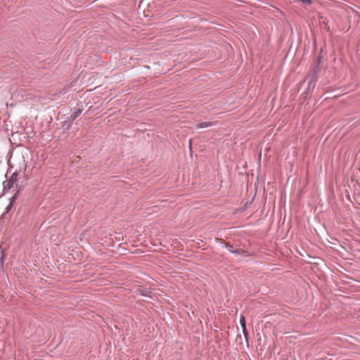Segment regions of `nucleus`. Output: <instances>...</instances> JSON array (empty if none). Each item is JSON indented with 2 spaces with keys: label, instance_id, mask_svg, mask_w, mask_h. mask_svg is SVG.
Returning a JSON list of instances; mask_svg holds the SVG:
<instances>
[{
  "label": "nucleus",
  "instance_id": "f257e3e1",
  "mask_svg": "<svg viewBox=\"0 0 360 360\" xmlns=\"http://www.w3.org/2000/svg\"><path fill=\"white\" fill-rule=\"evenodd\" d=\"M17 177L18 174L16 172L12 174L10 179L7 182V186L8 189L13 187V184L17 181Z\"/></svg>",
  "mask_w": 360,
  "mask_h": 360
},
{
  "label": "nucleus",
  "instance_id": "f03ea898",
  "mask_svg": "<svg viewBox=\"0 0 360 360\" xmlns=\"http://www.w3.org/2000/svg\"><path fill=\"white\" fill-rule=\"evenodd\" d=\"M82 112V110L77 109L75 110L69 117V120L70 122H72L77 117H78Z\"/></svg>",
  "mask_w": 360,
  "mask_h": 360
},
{
  "label": "nucleus",
  "instance_id": "7ed1b4c3",
  "mask_svg": "<svg viewBox=\"0 0 360 360\" xmlns=\"http://www.w3.org/2000/svg\"><path fill=\"white\" fill-rule=\"evenodd\" d=\"M214 124L212 122H201L198 124L197 127L200 129L206 128L212 126Z\"/></svg>",
  "mask_w": 360,
  "mask_h": 360
},
{
  "label": "nucleus",
  "instance_id": "20e7f679",
  "mask_svg": "<svg viewBox=\"0 0 360 360\" xmlns=\"http://www.w3.org/2000/svg\"><path fill=\"white\" fill-rule=\"evenodd\" d=\"M227 250L234 255H240V250L239 249H235L232 245H226Z\"/></svg>",
  "mask_w": 360,
  "mask_h": 360
},
{
  "label": "nucleus",
  "instance_id": "39448f33",
  "mask_svg": "<svg viewBox=\"0 0 360 360\" xmlns=\"http://www.w3.org/2000/svg\"><path fill=\"white\" fill-rule=\"evenodd\" d=\"M240 324L243 328V331H245V319L243 316H241L240 318Z\"/></svg>",
  "mask_w": 360,
  "mask_h": 360
},
{
  "label": "nucleus",
  "instance_id": "423d86ee",
  "mask_svg": "<svg viewBox=\"0 0 360 360\" xmlns=\"http://www.w3.org/2000/svg\"><path fill=\"white\" fill-rule=\"evenodd\" d=\"M12 205H13V200H11L10 203L8 205V206L6 208V212H9V210L11 209Z\"/></svg>",
  "mask_w": 360,
  "mask_h": 360
},
{
  "label": "nucleus",
  "instance_id": "0eeeda50",
  "mask_svg": "<svg viewBox=\"0 0 360 360\" xmlns=\"http://www.w3.org/2000/svg\"><path fill=\"white\" fill-rule=\"evenodd\" d=\"M300 1H302L304 4H307L308 5H310V4H312V1L311 0H300Z\"/></svg>",
  "mask_w": 360,
  "mask_h": 360
},
{
  "label": "nucleus",
  "instance_id": "6e6552de",
  "mask_svg": "<svg viewBox=\"0 0 360 360\" xmlns=\"http://www.w3.org/2000/svg\"><path fill=\"white\" fill-rule=\"evenodd\" d=\"M243 333L245 338L246 341H248V331H247L246 328H245V331H243Z\"/></svg>",
  "mask_w": 360,
  "mask_h": 360
},
{
  "label": "nucleus",
  "instance_id": "1a4fd4ad",
  "mask_svg": "<svg viewBox=\"0 0 360 360\" xmlns=\"http://www.w3.org/2000/svg\"><path fill=\"white\" fill-rule=\"evenodd\" d=\"M17 195H18V192H16V193L13 195V196L11 198V200H13V202L15 201V198H16Z\"/></svg>",
  "mask_w": 360,
  "mask_h": 360
},
{
  "label": "nucleus",
  "instance_id": "9d476101",
  "mask_svg": "<svg viewBox=\"0 0 360 360\" xmlns=\"http://www.w3.org/2000/svg\"><path fill=\"white\" fill-rule=\"evenodd\" d=\"M189 146H190V148H191V139L189 140Z\"/></svg>",
  "mask_w": 360,
  "mask_h": 360
}]
</instances>
